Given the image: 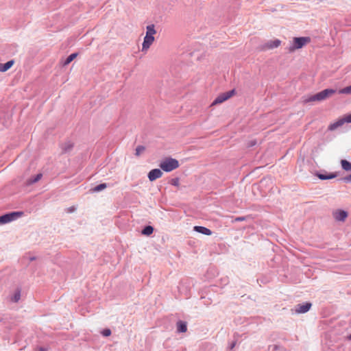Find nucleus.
<instances>
[{
    "instance_id": "c9c22d12",
    "label": "nucleus",
    "mask_w": 351,
    "mask_h": 351,
    "mask_svg": "<svg viewBox=\"0 0 351 351\" xmlns=\"http://www.w3.org/2000/svg\"><path fill=\"white\" fill-rule=\"evenodd\" d=\"M37 350L38 351H47V348L43 346L38 347Z\"/></svg>"
},
{
    "instance_id": "2eb2a0df",
    "label": "nucleus",
    "mask_w": 351,
    "mask_h": 351,
    "mask_svg": "<svg viewBox=\"0 0 351 351\" xmlns=\"http://www.w3.org/2000/svg\"><path fill=\"white\" fill-rule=\"evenodd\" d=\"M11 219V221H14L17 219L18 218L22 217L23 215V212L22 211H12L8 213Z\"/></svg>"
},
{
    "instance_id": "7ed1b4c3",
    "label": "nucleus",
    "mask_w": 351,
    "mask_h": 351,
    "mask_svg": "<svg viewBox=\"0 0 351 351\" xmlns=\"http://www.w3.org/2000/svg\"><path fill=\"white\" fill-rule=\"evenodd\" d=\"M310 41L311 38L309 37H295L292 45L289 47V51L293 52L295 49H301Z\"/></svg>"
},
{
    "instance_id": "b1692460",
    "label": "nucleus",
    "mask_w": 351,
    "mask_h": 351,
    "mask_svg": "<svg viewBox=\"0 0 351 351\" xmlns=\"http://www.w3.org/2000/svg\"><path fill=\"white\" fill-rule=\"evenodd\" d=\"M339 93L340 94L350 95L351 94V85L340 89L339 90Z\"/></svg>"
},
{
    "instance_id": "20e7f679",
    "label": "nucleus",
    "mask_w": 351,
    "mask_h": 351,
    "mask_svg": "<svg viewBox=\"0 0 351 351\" xmlns=\"http://www.w3.org/2000/svg\"><path fill=\"white\" fill-rule=\"evenodd\" d=\"M235 90L232 89L229 91L221 93L214 99V101L212 103V105L215 106L223 103V101L228 100L229 98L232 97L235 94Z\"/></svg>"
},
{
    "instance_id": "cd10ccee",
    "label": "nucleus",
    "mask_w": 351,
    "mask_h": 351,
    "mask_svg": "<svg viewBox=\"0 0 351 351\" xmlns=\"http://www.w3.org/2000/svg\"><path fill=\"white\" fill-rule=\"evenodd\" d=\"M101 334L104 337H108L111 335V330L109 328H105L101 331Z\"/></svg>"
},
{
    "instance_id": "dca6fc26",
    "label": "nucleus",
    "mask_w": 351,
    "mask_h": 351,
    "mask_svg": "<svg viewBox=\"0 0 351 351\" xmlns=\"http://www.w3.org/2000/svg\"><path fill=\"white\" fill-rule=\"evenodd\" d=\"M341 168L346 171H351V162L347 160H341Z\"/></svg>"
},
{
    "instance_id": "aec40b11",
    "label": "nucleus",
    "mask_w": 351,
    "mask_h": 351,
    "mask_svg": "<svg viewBox=\"0 0 351 351\" xmlns=\"http://www.w3.org/2000/svg\"><path fill=\"white\" fill-rule=\"evenodd\" d=\"M11 221L8 213L0 216V224H5Z\"/></svg>"
},
{
    "instance_id": "473e14b6",
    "label": "nucleus",
    "mask_w": 351,
    "mask_h": 351,
    "mask_svg": "<svg viewBox=\"0 0 351 351\" xmlns=\"http://www.w3.org/2000/svg\"><path fill=\"white\" fill-rule=\"evenodd\" d=\"M256 143H257V142H256V140L250 141H249V142H248V143H247V147H253V146L256 145Z\"/></svg>"
},
{
    "instance_id": "58836bf2",
    "label": "nucleus",
    "mask_w": 351,
    "mask_h": 351,
    "mask_svg": "<svg viewBox=\"0 0 351 351\" xmlns=\"http://www.w3.org/2000/svg\"><path fill=\"white\" fill-rule=\"evenodd\" d=\"M348 339L351 340V334L348 336Z\"/></svg>"
},
{
    "instance_id": "6ab92c4d",
    "label": "nucleus",
    "mask_w": 351,
    "mask_h": 351,
    "mask_svg": "<svg viewBox=\"0 0 351 351\" xmlns=\"http://www.w3.org/2000/svg\"><path fill=\"white\" fill-rule=\"evenodd\" d=\"M78 53H71L64 61L63 65L66 66L69 64L77 56Z\"/></svg>"
},
{
    "instance_id": "a878e982",
    "label": "nucleus",
    "mask_w": 351,
    "mask_h": 351,
    "mask_svg": "<svg viewBox=\"0 0 351 351\" xmlns=\"http://www.w3.org/2000/svg\"><path fill=\"white\" fill-rule=\"evenodd\" d=\"M145 150V147L143 145H138L135 149V155L139 156Z\"/></svg>"
},
{
    "instance_id": "4be33fe9",
    "label": "nucleus",
    "mask_w": 351,
    "mask_h": 351,
    "mask_svg": "<svg viewBox=\"0 0 351 351\" xmlns=\"http://www.w3.org/2000/svg\"><path fill=\"white\" fill-rule=\"evenodd\" d=\"M107 188V184L106 183H101L97 186H95L93 189L92 191L93 192H99V191H101L102 190L105 189Z\"/></svg>"
},
{
    "instance_id": "412c9836",
    "label": "nucleus",
    "mask_w": 351,
    "mask_h": 351,
    "mask_svg": "<svg viewBox=\"0 0 351 351\" xmlns=\"http://www.w3.org/2000/svg\"><path fill=\"white\" fill-rule=\"evenodd\" d=\"M154 232V228L152 226H145L141 231V233L144 235L149 236Z\"/></svg>"
},
{
    "instance_id": "393cba45",
    "label": "nucleus",
    "mask_w": 351,
    "mask_h": 351,
    "mask_svg": "<svg viewBox=\"0 0 351 351\" xmlns=\"http://www.w3.org/2000/svg\"><path fill=\"white\" fill-rule=\"evenodd\" d=\"M316 176L322 180H328V177H327V172L326 171H324V172H317L316 173Z\"/></svg>"
},
{
    "instance_id": "7c9ffc66",
    "label": "nucleus",
    "mask_w": 351,
    "mask_h": 351,
    "mask_svg": "<svg viewBox=\"0 0 351 351\" xmlns=\"http://www.w3.org/2000/svg\"><path fill=\"white\" fill-rule=\"evenodd\" d=\"M337 176V172L327 173L328 180L335 178Z\"/></svg>"
},
{
    "instance_id": "6e6552de",
    "label": "nucleus",
    "mask_w": 351,
    "mask_h": 351,
    "mask_svg": "<svg viewBox=\"0 0 351 351\" xmlns=\"http://www.w3.org/2000/svg\"><path fill=\"white\" fill-rule=\"evenodd\" d=\"M311 306L312 304L311 302L299 304L295 306V312L298 313H305L310 310Z\"/></svg>"
},
{
    "instance_id": "f3484780",
    "label": "nucleus",
    "mask_w": 351,
    "mask_h": 351,
    "mask_svg": "<svg viewBox=\"0 0 351 351\" xmlns=\"http://www.w3.org/2000/svg\"><path fill=\"white\" fill-rule=\"evenodd\" d=\"M42 177H43L42 173H38L37 175L29 178L27 180V182L28 184H33L37 182L38 181H39Z\"/></svg>"
},
{
    "instance_id": "c85d7f7f",
    "label": "nucleus",
    "mask_w": 351,
    "mask_h": 351,
    "mask_svg": "<svg viewBox=\"0 0 351 351\" xmlns=\"http://www.w3.org/2000/svg\"><path fill=\"white\" fill-rule=\"evenodd\" d=\"M339 180H342L346 183L350 182H351V173L347 176L340 178Z\"/></svg>"
},
{
    "instance_id": "a211bd4d",
    "label": "nucleus",
    "mask_w": 351,
    "mask_h": 351,
    "mask_svg": "<svg viewBox=\"0 0 351 351\" xmlns=\"http://www.w3.org/2000/svg\"><path fill=\"white\" fill-rule=\"evenodd\" d=\"M156 33L154 24L149 25L146 27V34L147 36H153Z\"/></svg>"
},
{
    "instance_id": "9b49d317",
    "label": "nucleus",
    "mask_w": 351,
    "mask_h": 351,
    "mask_svg": "<svg viewBox=\"0 0 351 351\" xmlns=\"http://www.w3.org/2000/svg\"><path fill=\"white\" fill-rule=\"evenodd\" d=\"M73 147V143L70 141H66L61 145L62 153L67 154L69 153Z\"/></svg>"
},
{
    "instance_id": "9d476101",
    "label": "nucleus",
    "mask_w": 351,
    "mask_h": 351,
    "mask_svg": "<svg viewBox=\"0 0 351 351\" xmlns=\"http://www.w3.org/2000/svg\"><path fill=\"white\" fill-rule=\"evenodd\" d=\"M193 230L204 235H211L213 233L209 228L201 226H195Z\"/></svg>"
},
{
    "instance_id": "f8f14e48",
    "label": "nucleus",
    "mask_w": 351,
    "mask_h": 351,
    "mask_svg": "<svg viewBox=\"0 0 351 351\" xmlns=\"http://www.w3.org/2000/svg\"><path fill=\"white\" fill-rule=\"evenodd\" d=\"M177 332L183 333L187 330V323L184 321L179 320L176 323Z\"/></svg>"
},
{
    "instance_id": "e433bc0d",
    "label": "nucleus",
    "mask_w": 351,
    "mask_h": 351,
    "mask_svg": "<svg viewBox=\"0 0 351 351\" xmlns=\"http://www.w3.org/2000/svg\"><path fill=\"white\" fill-rule=\"evenodd\" d=\"M235 345H236V341L232 342L229 347L230 350H232L234 348Z\"/></svg>"
},
{
    "instance_id": "4468645a",
    "label": "nucleus",
    "mask_w": 351,
    "mask_h": 351,
    "mask_svg": "<svg viewBox=\"0 0 351 351\" xmlns=\"http://www.w3.org/2000/svg\"><path fill=\"white\" fill-rule=\"evenodd\" d=\"M14 64V60H10L5 63H0V71L5 72L9 70Z\"/></svg>"
},
{
    "instance_id": "c756f323",
    "label": "nucleus",
    "mask_w": 351,
    "mask_h": 351,
    "mask_svg": "<svg viewBox=\"0 0 351 351\" xmlns=\"http://www.w3.org/2000/svg\"><path fill=\"white\" fill-rule=\"evenodd\" d=\"M247 218V217H246V216H244V217H237L234 218L232 220V221L233 222L243 221L246 220Z\"/></svg>"
},
{
    "instance_id": "0eeeda50",
    "label": "nucleus",
    "mask_w": 351,
    "mask_h": 351,
    "mask_svg": "<svg viewBox=\"0 0 351 351\" xmlns=\"http://www.w3.org/2000/svg\"><path fill=\"white\" fill-rule=\"evenodd\" d=\"M162 176V172L160 169H152L147 175L149 181L153 182Z\"/></svg>"
},
{
    "instance_id": "f704fd0d",
    "label": "nucleus",
    "mask_w": 351,
    "mask_h": 351,
    "mask_svg": "<svg viewBox=\"0 0 351 351\" xmlns=\"http://www.w3.org/2000/svg\"><path fill=\"white\" fill-rule=\"evenodd\" d=\"M75 210H76V208L75 206H71L67 208V212L71 213L74 212Z\"/></svg>"
},
{
    "instance_id": "f03ea898",
    "label": "nucleus",
    "mask_w": 351,
    "mask_h": 351,
    "mask_svg": "<svg viewBox=\"0 0 351 351\" xmlns=\"http://www.w3.org/2000/svg\"><path fill=\"white\" fill-rule=\"evenodd\" d=\"M179 167L178 160L172 158H167L160 164V167L165 172H170Z\"/></svg>"
},
{
    "instance_id": "2f4dec72",
    "label": "nucleus",
    "mask_w": 351,
    "mask_h": 351,
    "mask_svg": "<svg viewBox=\"0 0 351 351\" xmlns=\"http://www.w3.org/2000/svg\"><path fill=\"white\" fill-rule=\"evenodd\" d=\"M343 118L344 119L345 123H351V114H346Z\"/></svg>"
},
{
    "instance_id": "f257e3e1",
    "label": "nucleus",
    "mask_w": 351,
    "mask_h": 351,
    "mask_svg": "<svg viewBox=\"0 0 351 351\" xmlns=\"http://www.w3.org/2000/svg\"><path fill=\"white\" fill-rule=\"evenodd\" d=\"M336 90L333 88H326L313 95L310 96L304 100L305 103H308L315 101H323L332 96L336 93Z\"/></svg>"
},
{
    "instance_id": "5701e85b",
    "label": "nucleus",
    "mask_w": 351,
    "mask_h": 351,
    "mask_svg": "<svg viewBox=\"0 0 351 351\" xmlns=\"http://www.w3.org/2000/svg\"><path fill=\"white\" fill-rule=\"evenodd\" d=\"M21 298V291L19 289L16 290L13 296L12 297V299L11 300L13 302H19V300H20Z\"/></svg>"
},
{
    "instance_id": "1a4fd4ad",
    "label": "nucleus",
    "mask_w": 351,
    "mask_h": 351,
    "mask_svg": "<svg viewBox=\"0 0 351 351\" xmlns=\"http://www.w3.org/2000/svg\"><path fill=\"white\" fill-rule=\"evenodd\" d=\"M154 36L145 35L142 45V51H146L154 41Z\"/></svg>"
},
{
    "instance_id": "72a5a7b5",
    "label": "nucleus",
    "mask_w": 351,
    "mask_h": 351,
    "mask_svg": "<svg viewBox=\"0 0 351 351\" xmlns=\"http://www.w3.org/2000/svg\"><path fill=\"white\" fill-rule=\"evenodd\" d=\"M269 350L271 349L272 351H276L278 349V345L269 346Z\"/></svg>"
},
{
    "instance_id": "423d86ee",
    "label": "nucleus",
    "mask_w": 351,
    "mask_h": 351,
    "mask_svg": "<svg viewBox=\"0 0 351 351\" xmlns=\"http://www.w3.org/2000/svg\"><path fill=\"white\" fill-rule=\"evenodd\" d=\"M281 41L278 39H275L274 40H269L265 44L263 45L261 47V50L266 51L268 49H272L274 48H277L280 46Z\"/></svg>"
},
{
    "instance_id": "4c0bfd02",
    "label": "nucleus",
    "mask_w": 351,
    "mask_h": 351,
    "mask_svg": "<svg viewBox=\"0 0 351 351\" xmlns=\"http://www.w3.org/2000/svg\"><path fill=\"white\" fill-rule=\"evenodd\" d=\"M36 259V256H30V257L29 258V261H35Z\"/></svg>"
},
{
    "instance_id": "ddd939ff",
    "label": "nucleus",
    "mask_w": 351,
    "mask_h": 351,
    "mask_svg": "<svg viewBox=\"0 0 351 351\" xmlns=\"http://www.w3.org/2000/svg\"><path fill=\"white\" fill-rule=\"evenodd\" d=\"M345 123L343 118H341L338 119L337 121H335L333 123H331L329 125L328 130L330 131H333L338 128L339 127L343 125Z\"/></svg>"
},
{
    "instance_id": "39448f33",
    "label": "nucleus",
    "mask_w": 351,
    "mask_h": 351,
    "mask_svg": "<svg viewBox=\"0 0 351 351\" xmlns=\"http://www.w3.org/2000/svg\"><path fill=\"white\" fill-rule=\"evenodd\" d=\"M332 215L336 221H344L348 217V213L344 210L338 209L333 212Z\"/></svg>"
},
{
    "instance_id": "bb28decb",
    "label": "nucleus",
    "mask_w": 351,
    "mask_h": 351,
    "mask_svg": "<svg viewBox=\"0 0 351 351\" xmlns=\"http://www.w3.org/2000/svg\"><path fill=\"white\" fill-rule=\"evenodd\" d=\"M179 178H174L170 180V184L173 186H178L179 185Z\"/></svg>"
}]
</instances>
